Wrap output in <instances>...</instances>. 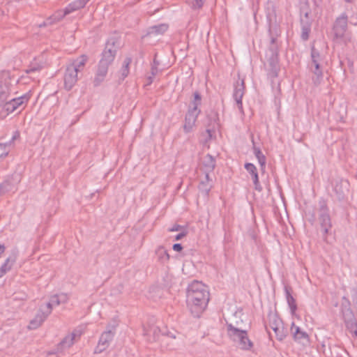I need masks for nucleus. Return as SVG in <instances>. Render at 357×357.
I'll return each mask as SVG.
<instances>
[{
  "label": "nucleus",
  "mask_w": 357,
  "mask_h": 357,
  "mask_svg": "<svg viewBox=\"0 0 357 357\" xmlns=\"http://www.w3.org/2000/svg\"><path fill=\"white\" fill-rule=\"evenodd\" d=\"M210 298V289L207 285L199 281H193L189 284L187 304L195 317H199L206 310Z\"/></svg>",
  "instance_id": "obj_1"
},
{
  "label": "nucleus",
  "mask_w": 357,
  "mask_h": 357,
  "mask_svg": "<svg viewBox=\"0 0 357 357\" xmlns=\"http://www.w3.org/2000/svg\"><path fill=\"white\" fill-rule=\"evenodd\" d=\"M227 333L233 340L238 341L241 349L250 350L253 347V343L248 337L245 331H241L231 325H229Z\"/></svg>",
  "instance_id": "obj_2"
},
{
  "label": "nucleus",
  "mask_w": 357,
  "mask_h": 357,
  "mask_svg": "<svg viewBox=\"0 0 357 357\" xmlns=\"http://www.w3.org/2000/svg\"><path fill=\"white\" fill-rule=\"evenodd\" d=\"M115 53L116 50L113 47H109L107 46L104 50L97 73V75L100 77V79H102L106 75L109 65L111 64L114 59Z\"/></svg>",
  "instance_id": "obj_3"
},
{
  "label": "nucleus",
  "mask_w": 357,
  "mask_h": 357,
  "mask_svg": "<svg viewBox=\"0 0 357 357\" xmlns=\"http://www.w3.org/2000/svg\"><path fill=\"white\" fill-rule=\"evenodd\" d=\"M30 98L29 94H24L13 98L3 105V109L7 115L19 109L22 110L26 107Z\"/></svg>",
  "instance_id": "obj_4"
},
{
  "label": "nucleus",
  "mask_w": 357,
  "mask_h": 357,
  "mask_svg": "<svg viewBox=\"0 0 357 357\" xmlns=\"http://www.w3.org/2000/svg\"><path fill=\"white\" fill-rule=\"evenodd\" d=\"M270 326L275 332L277 338L279 340H282L285 336L286 333L282 320L275 315L270 318Z\"/></svg>",
  "instance_id": "obj_5"
},
{
  "label": "nucleus",
  "mask_w": 357,
  "mask_h": 357,
  "mask_svg": "<svg viewBox=\"0 0 357 357\" xmlns=\"http://www.w3.org/2000/svg\"><path fill=\"white\" fill-rule=\"evenodd\" d=\"M114 334L111 331L105 332L102 334L98 344L96 348V353H101L105 351L113 340Z\"/></svg>",
  "instance_id": "obj_6"
},
{
  "label": "nucleus",
  "mask_w": 357,
  "mask_h": 357,
  "mask_svg": "<svg viewBox=\"0 0 357 357\" xmlns=\"http://www.w3.org/2000/svg\"><path fill=\"white\" fill-rule=\"evenodd\" d=\"M77 74L76 70L70 67L67 68L64 77V85L66 89L70 90L75 86L77 81Z\"/></svg>",
  "instance_id": "obj_7"
},
{
  "label": "nucleus",
  "mask_w": 357,
  "mask_h": 357,
  "mask_svg": "<svg viewBox=\"0 0 357 357\" xmlns=\"http://www.w3.org/2000/svg\"><path fill=\"white\" fill-rule=\"evenodd\" d=\"M87 60L88 59L86 56L82 55L73 61L72 66H70V68L76 70V72L78 73L83 69Z\"/></svg>",
  "instance_id": "obj_8"
},
{
  "label": "nucleus",
  "mask_w": 357,
  "mask_h": 357,
  "mask_svg": "<svg viewBox=\"0 0 357 357\" xmlns=\"http://www.w3.org/2000/svg\"><path fill=\"white\" fill-rule=\"evenodd\" d=\"M197 114L198 112H196V114L190 113L186 116L185 122L183 126L184 130L186 132H190L195 126Z\"/></svg>",
  "instance_id": "obj_9"
},
{
  "label": "nucleus",
  "mask_w": 357,
  "mask_h": 357,
  "mask_svg": "<svg viewBox=\"0 0 357 357\" xmlns=\"http://www.w3.org/2000/svg\"><path fill=\"white\" fill-rule=\"evenodd\" d=\"M291 331L293 334L294 338L296 340L308 339L307 334L305 332L301 331L299 327L296 326L294 323H292L291 326Z\"/></svg>",
  "instance_id": "obj_10"
},
{
  "label": "nucleus",
  "mask_w": 357,
  "mask_h": 357,
  "mask_svg": "<svg viewBox=\"0 0 357 357\" xmlns=\"http://www.w3.org/2000/svg\"><path fill=\"white\" fill-rule=\"evenodd\" d=\"M246 170L252 174L253 176V180L255 184H257L259 182V177L257 172V169L255 166L251 163H248L245 166Z\"/></svg>",
  "instance_id": "obj_11"
},
{
  "label": "nucleus",
  "mask_w": 357,
  "mask_h": 357,
  "mask_svg": "<svg viewBox=\"0 0 357 357\" xmlns=\"http://www.w3.org/2000/svg\"><path fill=\"white\" fill-rule=\"evenodd\" d=\"M52 304L58 305L60 304V301L59 300V296L57 295H54L52 296L50 301L46 304L47 314H50L52 312Z\"/></svg>",
  "instance_id": "obj_12"
},
{
  "label": "nucleus",
  "mask_w": 357,
  "mask_h": 357,
  "mask_svg": "<svg viewBox=\"0 0 357 357\" xmlns=\"http://www.w3.org/2000/svg\"><path fill=\"white\" fill-rule=\"evenodd\" d=\"M9 151L10 150L8 145L0 143V161L7 157Z\"/></svg>",
  "instance_id": "obj_13"
},
{
  "label": "nucleus",
  "mask_w": 357,
  "mask_h": 357,
  "mask_svg": "<svg viewBox=\"0 0 357 357\" xmlns=\"http://www.w3.org/2000/svg\"><path fill=\"white\" fill-rule=\"evenodd\" d=\"M74 337L73 335L66 336L63 342H61L62 348H65L66 347H70L73 344Z\"/></svg>",
  "instance_id": "obj_14"
},
{
  "label": "nucleus",
  "mask_w": 357,
  "mask_h": 357,
  "mask_svg": "<svg viewBox=\"0 0 357 357\" xmlns=\"http://www.w3.org/2000/svg\"><path fill=\"white\" fill-rule=\"evenodd\" d=\"M288 303L290 307L291 314L293 315H295L296 311V304L295 300L292 297H290L288 299Z\"/></svg>",
  "instance_id": "obj_15"
},
{
  "label": "nucleus",
  "mask_w": 357,
  "mask_h": 357,
  "mask_svg": "<svg viewBox=\"0 0 357 357\" xmlns=\"http://www.w3.org/2000/svg\"><path fill=\"white\" fill-rule=\"evenodd\" d=\"M195 98V102H194V109L196 112L197 109L198 105L200 104L201 102V97L198 93H195L194 94Z\"/></svg>",
  "instance_id": "obj_16"
},
{
  "label": "nucleus",
  "mask_w": 357,
  "mask_h": 357,
  "mask_svg": "<svg viewBox=\"0 0 357 357\" xmlns=\"http://www.w3.org/2000/svg\"><path fill=\"white\" fill-rule=\"evenodd\" d=\"M182 246L181 244L179 243H176L173 245V249L174 250L176 251V252H180L182 250Z\"/></svg>",
  "instance_id": "obj_17"
},
{
  "label": "nucleus",
  "mask_w": 357,
  "mask_h": 357,
  "mask_svg": "<svg viewBox=\"0 0 357 357\" xmlns=\"http://www.w3.org/2000/svg\"><path fill=\"white\" fill-rule=\"evenodd\" d=\"M239 96V98L237 100V102L240 105L241 107V98L243 96V93L241 91H237L236 93V96Z\"/></svg>",
  "instance_id": "obj_18"
},
{
  "label": "nucleus",
  "mask_w": 357,
  "mask_h": 357,
  "mask_svg": "<svg viewBox=\"0 0 357 357\" xmlns=\"http://www.w3.org/2000/svg\"><path fill=\"white\" fill-rule=\"evenodd\" d=\"M195 6L199 8L202 6L203 2L202 0H195Z\"/></svg>",
  "instance_id": "obj_19"
},
{
  "label": "nucleus",
  "mask_w": 357,
  "mask_h": 357,
  "mask_svg": "<svg viewBox=\"0 0 357 357\" xmlns=\"http://www.w3.org/2000/svg\"><path fill=\"white\" fill-rule=\"evenodd\" d=\"M5 247L3 245L0 244V257L4 252Z\"/></svg>",
  "instance_id": "obj_20"
},
{
  "label": "nucleus",
  "mask_w": 357,
  "mask_h": 357,
  "mask_svg": "<svg viewBox=\"0 0 357 357\" xmlns=\"http://www.w3.org/2000/svg\"><path fill=\"white\" fill-rule=\"evenodd\" d=\"M160 28L162 30V31H166L167 29V25L166 24H162L160 26Z\"/></svg>",
  "instance_id": "obj_21"
},
{
  "label": "nucleus",
  "mask_w": 357,
  "mask_h": 357,
  "mask_svg": "<svg viewBox=\"0 0 357 357\" xmlns=\"http://www.w3.org/2000/svg\"><path fill=\"white\" fill-rule=\"evenodd\" d=\"M183 236H184V234H178V235L176 236V240H179V239H181Z\"/></svg>",
  "instance_id": "obj_22"
},
{
  "label": "nucleus",
  "mask_w": 357,
  "mask_h": 357,
  "mask_svg": "<svg viewBox=\"0 0 357 357\" xmlns=\"http://www.w3.org/2000/svg\"><path fill=\"white\" fill-rule=\"evenodd\" d=\"M259 162H260L261 165H263L264 164V162H265L264 158H262V159L259 158Z\"/></svg>",
  "instance_id": "obj_23"
},
{
  "label": "nucleus",
  "mask_w": 357,
  "mask_h": 357,
  "mask_svg": "<svg viewBox=\"0 0 357 357\" xmlns=\"http://www.w3.org/2000/svg\"><path fill=\"white\" fill-rule=\"evenodd\" d=\"M1 273L3 274L6 273V270L5 268H3V267L1 268Z\"/></svg>",
  "instance_id": "obj_24"
},
{
  "label": "nucleus",
  "mask_w": 357,
  "mask_h": 357,
  "mask_svg": "<svg viewBox=\"0 0 357 357\" xmlns=\"http://www.w3.org/2000/svg\"><path fill=\"white\" fill-rule=\"evenodd\" d=\"M177 229H178L177 228H174V229H171V231H176Z\"/></svg>",
  "instance_id": "obj_25"
}]
</instances>
